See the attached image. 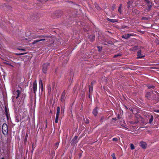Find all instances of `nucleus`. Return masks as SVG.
Listing matches in <instances>:
<instances>
[{"mask_svg": "<svg viewBox=\"0 0 159 159\" xmlns=\"http://www.w3.org/2000/svg\"><path fill=\"white\" fill-rule=\"evenodd\" d=\"M138 13V11L136 9H134L133 11V14L134 15L135 14Z\"/></svg>", "mask_w": 159, "mask_h": 159, "instance_id": "obj_15", "label": "nucleus"}, {"mask_svg": "<svg viewBox=\"0 0 159 159\" xmlns=\"http://www.w3.org/2000/svg\"><path fill=\"white\" fill-rule=\"evenodd\" d=\"M93 91V87L92 86H90L89 88V93H91Z\"/></svg>", "mask_w": 159, "mask_h": 159, "instance_id": "obj_18", "label": "nucleus"}, {"mask_svg": "<svg viewBox=\"0 0 159 159\" xmlns=\"http://www.w3.org/2000/svg\"><path fill=\"white\" fill-rule=\"evenodd\" d=\"M56 145L57 146H58V143H56Z\"/></svg>", "mask_w": 159, "mask_h": 159, "instance_id": "obj_33", "label": "nucleus"}, {"mask_svg": "<svg viewBox=\"0 0 159 159\" xmlns=\"http://www.w3.org/2000/svg\"><path fill=\"white\" fill-rule=\"evenodd\" d=\"M130 2H129L127 3V6L128 7H130L129 3H130Z\"/></svg>", "mask_w": 159, "mask_h": 159, "instance_id": "obj_24", "label": "nucleus"}, {"mask_svg": "<svg viewBox=\"0 0 159 159\" xmlns=\"http://www.w3.org/2000/svg\"><path fill=\"white\" fill-rule=\"evenodd\" d=\"M122 4H120L118 8V11L120 13L121 12Z\"/></svg>", "mask_w": 159, "mask_h": 159, "instance_id": "obj_16", "label": "nucleus"}, {"mask_svg": "<svg viewBox=\"0 0 159 159\" xmlns=\"http://www.w3.org/2000/svg\"><path fill=\"white\" fill-rule=\"evenodd\" d=\"M120 56V55H115L114 56V57H118V56Z\"/></svg>", "mask_w": 159, "mask_h": 159, "instance_id": "obj_28", "label": "nucleus"}, {"mask_svg": "<svg viewBox=\"0 0 159 159\" xmlns=\"http://www.w3.org/2000/svg\"><path fill=\"white\" fill-rule=\"evenodd\" d=\"M112 157H113V159H116V157L115 156V155L114 153H113L112 155Z\"/></svg>", "mask_w": 159, "mask_h": 159, "instance_id": "obj_22", "label": "nucleus"}, {"mask_svg": "<svg viewBox=\"0 0 159 159\" xmlns=\"http://www.w3.org/2000/svg\"><path fill=\"white\" fill-rule=\"evenodd\" d=\"M39 89L41 88L42 91H43V86L42 81L40 79L39 80Z\"/></svg>", "mask_w": 159, "mask_h": 159, "instance_id": "obj_6", "label": "nucleus"}, {"mask_svg": "<svg viewBox=\"0 0 159 159\" xmlns=\"http://www.w3.org/2000/svg\"><path fill=\"white\" fill-rule=\"evenodd\" d=\"M48 65L49 64L48 63L43 64L42 67V70L43 73H46L47 67Z\"/></svg>", "mask_w": 159, "mask_h": 159, "instance_id": "obj_3", "label": "nucleus"}, {"mask_svg": "<svg viewBox=\"0 0 159 159\" xmlns=\"http://www.w3.org/2000/svg\"><path fill=\"white\" fill-rule=\"evenodd\" d=\"M26 110V109L25 108L24 109V111H25Z\"/></svg>", "mask_w": 159, "mask_h": 159, "instance_id": "obj_35", "label": "nucleus"}, {"mask_svg": "<svg viewBox=\"0 0 159 159\" xmlns=\"http://www.w3.org/2000/svg\"><path fill=\"white\" fill-rule=\"evenodd\" d=\"M140 146L143 148H145L146 147V143L143 142H141L140 143Z\"/></svg>", "mask_w": 159, "mask_h": 159, "instance_id": "obj_8", "label": "nucleus"}, {"mask_svg": "<svg viewBox=\"0 0 159 159\" xmlns=\"http://www.w3.org/2000/svg\"><path fill=\"white\" fill-rule=\"evenodd\" d=\"M113 141H116L118 140V139L117 138H113L112 139Z\"/></svg>", "mask_w": 159, "mask_h": 159, "instance_id": "obj_26", "label": "nucleus"}, {"mask_svg": "<svg viewBox=\"0 0 159 159\" xmlns=\"http://www.w3.org/2000/svg\"><path fill=\"white\" fill-rule=\"evenodd\" d=\"M146 2L147 3V5L148 7V9L150 10L152 6V4L148 0H146Z\"/></svg>", "mask_w": 159, "mask_h": 159, "instance_id": "obj_7", "label": "nucleus"}, {"mask_svg": "<svg viewBox=\"0 0 159 159\" xmlns=\"http://www.w3.org/2000/svg\"><path fill=\"white\" fill-rule=\"evenodd\" d=\"M65 96V93L64 92H63L62 93L61 95V101H62V100H63V98H64Z\"/></svg>", "mask_w": 159, "mask_h": 159, "instance_id": "obj_17", "label": "nucleus"}, {"mask_svg": "<svg viewBox=\"0 0 159 159\" xmlns=\"http://www.w3.org/2000/svg\"><path fill=\"white\" fill-rule=\"evenodd\" d=\"M2 132L3 134L6 135L8 133V127L7 125L6 124H4L3 125L2 128Z\"/></svg>", "mask_w": 159, "mask_h": 159, "instance_id": "obj_2", "label": "nucleus"}, {"mask_svg": "<svg viewBox=\"0 0 159 159\" xmlns=\"http://www.w3.org/2000/svg\"><path fill=\"white\" fill-rule=\"evenodd\" d=\"M91 93H89V98H90V94H91Z\"/></svg>", "mask_w": 159, "mask_h": 159, "instance_id": "obj_32", "label": "nucleus"}, {"mask_svg": "<svg viewBox=\"0 0 159 159\" xmlns=\"http://www.w3.org/2000/svg\"><path fill=\"white\" fill-rule=\"evenodd\" d=\"M1 159H4V158L3 157Z\"/></svg>", "mask_w": 159, "mask_h": 159, "instance_id": "obj_36", "label": "nucleus"}, {"mask_svg": "<svg viewBox=\"0 0 159 159\" xmlns=\"http://www.w3.org/2000/svg\"><path fill=\"white\" fill-rule=\"evenodd\" d=\"M144 57V55H142L141 51H139L138 52V57L137 58H141Z\"/></svg>", "mask_w": 159, "mask_h": 159, "instance_id": "obj_9", "label": "nucleus"}, {"mask_svg": "<svg viewBox=\"0 0 159 159\" xmlns=\"http://www.w3.org/2000/svg\"><path fill=\"white\" fill-rule=\"evenodd\" d=\"M89 122V121L88 120H87V121L86 122V123H88Z\"/></svg>", "mask_w": 159, "mask_h": 159, "instance_id": "obj_31", "label": "nucleus"}, {"mask_svg": "<svg viewBox=\"0 0 159 159\" xmlns=\"http://www.w3.org/2000/svg\"><path fill=\"white\" fill-rule=\"evenodd\" d=\"M91 37H92V39H91L90 40L91 41H93V40H94L95 37L94 36H91L90 38H91Z\"/></svg>", "mask_w": 159, "mask_h": 159, "instance_id": "obj_21", "label": "nucleus"}, {"mask_svg": "<svg viewBox=\"0 0 159 159\" xmlns=\"http://www.w3.org/2000/svg\"><path fill=\"white\" fill-rule=\"evenodd\" d=\"M45 40V39H39V40H36L34 41L32 43V44H35L37 43L39 41H43V40Z\"/></svg>", "mask_w": 159, "mask_h": 159, "instance_id": "obj_11", "label": "nucleus"}, {"mask_svg": "<svg viewBox=\"0 0 159 159\" xmlns=\"http://www.w3.org/2000/svg\"><path fill=\"white\" fill-rule=\"evenodd\" d=\"M20 93V91L19 90H16L14 91L13 94L14 95L12 97L13 102L15 101V99H17L18 98Z\"/></svg>", "mask_w": 159, "mask_h": 159, "instance_id": "obj_1", "label": "nucleus"}, {"mask_svg": "<svg viewBox=\"0 0 159 159\" xmlns=\"http://www.w3.org/2000/svg\"><path fill=\"white\" fill-rule=\"evenodd\" d=\"M142 19L144 20H147L148 19V18L146 17H143L142 18Z\"/></svg>", "mask_w": 159, "mask_h": 159, "instance_id": "obj_27", "label": "nucleus"}, {"mask_svg": "<svg viewBox=\"0 0 159 159\" xmlns=\"http://www.w3.org/2000/svg\"><path fill=\"white\" fill-rule=\"evenodd\" d=\"M28 134H26L25 136V141H26L27 137H28Z\"/></svg>", "mask_w": 159, "mask_h": 159, "instance_id": "obj_23", "label": "nucleus"}, {"mask_svg": "<svg viewBox=\"0 0 159 159\" xmlns=\"http://www.w3.org/2000/svg\"><path fill=\"white\" fill-rule=\"evenodd\" d=\"M154 111L156 112H157L159 113V110H155Z\"/></svg>", "mask_w": 159, "mask_h": 159, "instance_id": "obj_29", "label": "nucleus"}, {"mask_svg": "<svg viewBox=\"0 0 159 159\" xmlns=\"http://www.w3.org/2000/svg\"><path fill=\"white\" fill-rule=\"evenodd\" d=\"M98 48L99 51H101L102 49V47H98Z\"/></svg>", "mask_w": 159, "mask_h": 159, "instance_id": "obj_25", "label": "nucleus"}, {"mask_svg": "<svg viewBox=\"0 0 159 159\" xmlns=\"http://www.w3.org/2000/svg\"><path fill=\"white\" fill-rule=\"evenodd\" d=\"M60 111V108L59 107H57L56 116L59 117Z\"/></svg>", "mask_w": 159, "mask_h": 159, "instance_id": "obj_10", "label": "nucleus"}, {"mask_svg": "<svg viewBox=\"0 0 159 159\" xmlns=\"http://www.w3.org/2000/svg\"><path fill=\"white\" fill-rule=\"evenodd\" d=\"M133 35L131 34H127L123 35L122 36V38L125 39H127L129 38L130 36H132Z\"/></svg>", "mask_w": 159, "mask_h": 159, "instance_id": "obj_5", "label": "nucleus"}, {"mask_svg": "<svg viewBox=\"0 0 159 159\" xmlns=\"http://www.w3.org/2000/svg\"><path fill=\"white\" fill-rule=\"evenodd\" d=\"M152 86H150L148 87L149 88H152Z\"/></svg>", "mask_w": 159, "mask_h": 159, "instance_id": "obj_34", "label": "nucleus"}, {"mask_svg": "<svg viewBox=\"0 0 159 159\" xmlns=\"http://www.w3.org/2000/svg\"><path fill=\"white\" fill-rule=\"evenodd\" d=\"M130 148H131V149H134V146L132 143H131L130 144Z\"/></svg>", "mask_w": 159, "mask_h": 159, "instance_id": "obj_20", "label": "nucleus"}, {"mask_svg": "<svg viewBox=\"0 0 159 159\" xmlns=\"http://www.w3.org/2000/svg\"><path fill=\"white\" fill-rule=\"evenodd\" d=\"M37 89V85L36 81H35L33 83V89L34 93H35L36 92Z\"/></svg>", "mask_w": 159, "mask_h": 159, "instance_id": "obj_4", "label": "nucleus"}, {"mask_svg": "<svg viewBox=\"0 0 159 159\" xmlns=\"http://www.w3.org/2000/svg\"><path fill=\"white\" fill-rule=\"evenodd\" d=\"M107 20H108L109 21H110L111 22H113V23H114V22H116L117 21L116 20V19H110L108 18H107Z\"/></svg>", "mask_w": 159, "mask_h": 159, "instance_id": "obj_13", "label": "nucleus"}, {"mask_svg": "<svg viewBox=\"0 0 159 159\" xmlns=\"http://www.w3.org/2000/svg\"><path fill=\"white\" fill-rule=\"evenodd\" d=\"M97 108H95L93 111V114L95 116H96L97 114Z\"/></svg>", "mask_w": 159, "mask_h": 159, "instance_id": "obj_12", "label": "nucleus"}, {"mask_svg": "<svg viewBox=\"0 0 159 159\" xmlns=\"http://www.w3.org/2000/svg\"><path fill=\"white\" fill-rule=\"evenodd\" d=\"M59 117L56 116L55 122L56 123H57L58 121Z\"/></svg>", "mask_w": 159, "mask_h": 159, "instance_id": "obj_19", "label": "nucleus"}, {"mask_svg": "<svg viewBox=\"0 0 159 159\" xmlns=\"http://www.w3.org/2000/svg\"><path fill=\"white\" fill-rule=\"evenodd\" d=\"M153 120V117L152 116H151V118L149 120V123L151 124Z\"/></svg>", "mask_w": 159, "mask_h": 159, "instance_id": "obj_14", "label": "nucleus"}, {"mask_svg": "<svg viewBox=\"0 0 159 159\" xmlns=\"http://www.w3.org/2000/svg\"><path fill=\"white\" fill-rule=\"evenodd\" d=\"M24 54V53H20V54H19L18 55H23Z\"/></svg>", "mask_w": 159, "mask_h": 159, "instance_id": "obj_30", "label": "nucleus"}]
</instances>
